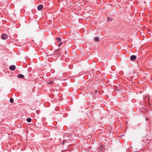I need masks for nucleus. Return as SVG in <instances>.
I'll list each match as a JSON object with an SVG mask.
<instances>
[{
	"instance_id": "dca6fc26",
	"label": "nucleus",
	"mask_w": 152,
	"mask_h": 152,
	"mask_svg": "<svg viewBox=\"0 0 152 152\" xmlns=\"http://www.w3.org/2000/svg\"><path fill=\"white\" fill-rule=\"evenodd\" d=\"M151 100H152V97L151 98Z\"/></svg>"
},
{
	"instance_id": "9d476101",
	"label": "nucleus",
	"mask_w": 152,
	"mask_h": 152,
	"mask_svg": "<svg viewBox=\"0 0 152 152\" xmlns=\"http://www.w3.org/2000/svg\"><path fill=\"white\" fill-rule=\"evenodd\" d=\"M57 40L58 42H60L61 41V39L60 37H58L57 38Z\"/></svg>"
},
{
	"instance_id": "2eb2a0df",
	"label": "nucleus",
	"mask_w": 152,
	"mask_h": 152,
	"mask_svg": "<svg viewBox=\"0 0 152 152\" xmlns=\"http://www.w3.org/2000/svg\"><path fill=\"white\" fill-rule=\"evenodd\" d=\"M52 82H49V83H48V84H52Z\"/></svg>"
},
{
	"instance_id": "4468645a",
	"label": "nucleus",
	"mask_w": 152,
	"mask_h": 152,
	"mask_svg": "<svg viewBox=\"0 0 152 152\" xmlns=\"http://www.w3.org/2000/svg\"><path fill=\"white\" fill-rule=\"evenodd\" d=\"M65 141H64L63 142H62V143H63V144H64V143L65 142Z\"/></svg>"
},
{
	"instance_id": "ddd939ff",
	"label": "nucleus",
	"mask_w": 152,
	"mask_h": 152,
	"mask_svg": "<svg viewBox=\"0 0 152 152\" xmlns=\"http://www.w3.org/2000/svg\"><path fill=\"white\" fill-rule=\"evenodd\" d=\"M110 20V18H109V17H108V18H107V21H108Z\"/></svg>"
},
{
	"instance_id": "20e7f679",
	"label": "nucleus",
	"mask_w": 152,
	"mask_h": 152,
	"mask_svg": "<svg viewBox=\"0 0 152 152\" xmlns=\"http://www.w3.org/2000/svg\"><path fill=\"white\" fill-rule=\"evenodd\" d=\"M15 69V66L14 65L11 66L10 67V69L12 71L14 70Z\"/></svg>"
},
{
	"instance_id": "f03ea898",
	"label": "nucleus",
	"mask_w": 152,
	"mask_h": 152,
	"mask_svg": "<svg viewBox=\"0 0 152 152\" xmlns=\"http://www.w3.org/2000/svg\"><path fill=\"white\" fill-rule=\"evenodd\" d=\"M130 58L131 60L134 61L137 58L136 56L135 55H132L130 57Z\"/></svg>"
},
{
	"instance_id": "423d86ee",
	"label": "nucleus",
	"mask_w": 152,
	"mask_h": 152,
	"mask_svg": "<svg viewBox=\"0 0 152 152\" xmlns=\"http://www.w3.org/2000/svg\"><path fill=\"white\" fill-rule=\"evenodd\" d=\"M18 77L19 78H23L24 77V76L22 74H19L18 75Z\"/></svg>"
},
{
	"instance_id": "6e6552de",
	"label": "nucleus",
	"mask_w": 152,
	"mask_h": 152,
	"mask_svg": "<svg viewBox=\"0 0 152 152\" xmlns=\"http://www.w3.org/2000/svg\"><path fill=\"white\" fill-rule=\"evenodd\" d=\"M10 102L11 103H12L14 102V100L12 98H11L10 99Z\"/></svg>"
},
{
	"instance_id": "1a4fd4ad",
	"label": "nucleus",
	"mask_w": 152,
	"mask_h": 152,
	"mask_svg": "<svg viewBox=\"0 0 152 152\" xmlns=\"http://www.w3.org/2000/svg\"><path fill=\"white\" fill-rule=\"evenodd\" d=\"M94 40L96 42H98L99 41V38L98 37H96L94 39Z\"/></svg>"
},
{
	"instance_id": "f8f14e48",
	"label": "nucleus",
	"mask_w": 152,
	"mask_h": 152,
	"mask_svg": "<svg viewBox=\"0 0 152 152\" xmlns=\"http://www.w3.org/2000/svg\"><path fill=\"white\" fill-rule=\"evenodd\" d=\"M148 120H149V118H147L145 119V120L146 121H147Z\"/></svg>"
},
{
	"instance_id": "f257e3e1",
	"label": "nucleus",
	"mask_w": 152,
	"mask_h": 152,
	"mask_svg": "<svg viewBox=\"0 0 152 152\" xmlns=\"http://www.w3.org/2000/svg\"><path fill=\"white\" fill-rule=\"evenodd\" d=\"M144 101L146 103L148 102V103H150L149 101L150 100V97L149 96L147 95L145 97H144Z\"/></svg>"
},
{
	"instance_id": "0eeeda50",
	"label": "nucleus",
	"mask_w": 152,
	"mask_h": 152,
	"mask_svg": "<svg viewBox=\"0 0 152 152\" xmlns=\"http://www.w3.org/2000/svg\"><path fill=\"white\" fill-rule=\"evenodd\" d=\"M26 121L28 122H30L31 121V119L30 118H28L27 119Z\"/></svg>"
},
{
	"instance_id": "7ed1b4c3",
	"label": "nucleus",
	"mask_w": 152,
	"mask_h": 152,
	"mask_svg": "<svg viewBox=\"0 0 152 152\" xmlns=\"http://www.w3.org/2000/svg\"><path fill=\"white\" fill-rule=\"evenodd\" d=\"M7 36L5 34H3L1 36V38L3 39H6L7 37Z\"/></svg>"
},
{
	"instance_id": "39448f33",
	"label": "nucleus",
	"mask_w": 152,
	"mask_h": 152,
	"mask_svg": "<svg viewBox=\"0 0 152 152\" xmlns=\"http://www.w3.org/2000/svg\"><path fill=\"white\" fill-rule=\"evenodd\" d=\"M43 8V6L42 5H40L38 6L37 9L39 10H41Z\"/></svg>"
},
{
	"instance_id": "9b49d317",
	"label": "nucleus",
	"mask_w": 152,
	"mask_h": 152,
	"mask_svg": "<svg viewBox=\"0 0 152 152\" xmlns=\"http://www.w3.org/2000/svg\"><path fill=\"white\" fill-rule=\"evenodd\" d=\"M62 43H62V42H61V43L59 44V45H58V47H60V46H61V45Z\"/></svg>"
}]
</instances>
